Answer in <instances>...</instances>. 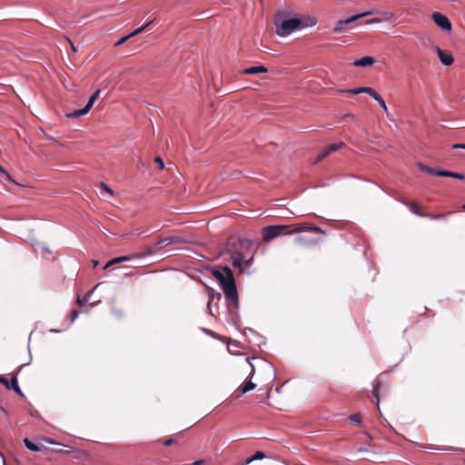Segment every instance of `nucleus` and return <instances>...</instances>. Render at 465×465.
I'll return each instance as SVG.
<instances>
[{
	"instance_id": "32",
	"label": "nucleus",
	"mask_w": 465,
	"mask_h": 465,
	"mask_svg": "<svg viewBox=\"0 0 465 465\" xmlns=\"http://www.w3.org/2000/svg\"><path fill=\"white\" fill-rule=\"evenodd\" d=\"M154 252H155V248L146 247L144 249L143 253H139V254L142 255V257H143V256H145V255H152Z\"/></svg>"
},
{
	"instance_id": "48",
	"label": "nucleus",
	"mask_w": 465,
	"mask_h": 465,
	"mask_svg": "<svg viewBox=\"0 0 465 465\" xmlns=\"http://www.w3.org/2000/svg\"><path fill=\"white\" fill-rule=\"evenodd\" d=\"M99 264V262L98 261H95V260H93V265H94V268L97 267Z\"/></svg>"
},
{
	"instance_id": "25",
	"label": "nucleus",
	"mask_w": 465,
	"mask_h": 465,
	"mask_svg": "<svg viewBox=\"0 0 465 465\" xmlns=\"http://www.w3.org/2000/svg\"><path fill=\"white\" fill-rule=\"evenodd\" d=\"M380 387H381V381H376V383L373 388V394L377 400V404L380 401V395H379L380 394Z\"/></svg>"
},
{
	"instance_id": "40",
	"label": "nucleus",
	"mask_w": 465,
	"mask_h": 465,
	"mask_svg": "<svg viewBox=\"0 0 465 465\" xmlns=\"http://www.w3.org/2000/svg\"><path fill=\"white\" fill-rule=\"evenodd\" d=\"M79 312L77 310H74L71 313V321L74 322L78 317Z\"/></svg>"
},
{
	"instance_id": "41",
	"label": "nucleus",
	"mask_w": 465,
	"mask_h": 465,
	"mask_svg": "<svg viewBox=\"0 0 465 465\" xmlns=\"http://www.w3.org/2000/svg\"><path fill=\"white\" fill-rule=\"evenodd\" d=\"M346 92L351 93L353 94H361V87L360 88L351 89V90H347Z\"/></svg>"
},
{
	"instance_id": "26",
	"label": "nucleus",
	"mask_w": 465,
	"mask_h": 465,
	"mask_svg": "<svg viewBox=\"0 0 465 465\" xmlns=\"http://www.w3.org/2000/svg\"><path fill=\"white\" fill-rule=\"evenodd\" d=\"M349 420L358 425H361V416L360 413H354L350 415Z\"/></svg>"
},
{
	"instance_id": "17",
	"label": "nucleus",
	"mask_w": 465,
	"mask_h": 465,
	"mask_svg": "<svg viewBox=\"0 0 465 465\" xmlns=\"http://www.w3.org/2000/svg\"><path fill=\"white\" fill-rule=\"evenodd\" d=\"M405 205H407L410 210L416 215L420 217H426L427 213H423L420 211V205L416 202H405Z\"/></svg>"
},
{
	"instance_id": "39",
	"label": "nucleus",
	"mask_w": 465,
	"mask_h": 465,
	"mask_svg": "<svg viewBox=\"0 0 465 465\" xmlns=\"http://www.w3.org/2000/svg\"><path fill=\"white\" fill-rule=\"evenodd\" d=\"M381 17H374V18H371V19H369L366 21V24H375V23H381Z\"/></svg>"
},
{
	"instance_id": "29",
	"label": "nucleus",
	"mask_w": 465,
	"mask_h": 465,
	"mask_svg": "<svg viewBox=\"0 0 465 465\" xmlns=\"http://www.w3.org/2000/svg\"><path fill=\"white\" fill-rule=\"evenodd\" d=\"M100 189L105 193H107L109 195H113V191L110 187H108L105 183H101Z\"/></svg>"
},
{
	"instance_id": "21",
	"label": "nucleus",
	"mask_w": 465,
	"mask_h": 465,
	"mask_svg": "<svg viewBox=\"0 0 465 465\" xmlns=\"http://www.w3.org/2000/svg\"><path fill=\"white\" fill-rule=\"evenodd\" d=\"M24 443H25V447H26L28 450H32V451H38V450H40V448H39L36 444H35L34 442H32V441H31L29 439H27V438L24 439Z\"/></svg>"
},
{
	"instance_id": "47",
	"label": "nucleus",
	"mask_w": 465,
	"mask_h": 465,
	"mask_svg": "<svg viewBox=\"0 0 465 465\" xmlns=\"http://www.w3.org/2000/svg\"><path fill=\"white\" fill-rule=\"evenodd\" d=\"M69 42H70V45H71L72 50L74 52H77V48L74 46V45L71 41H69Z\"/></svg>"
},
{
	"instance_id": "28",
	"label": "nucleus",
	"mask_w": 465,
	"mask_h": 465,
	"mask_svg": "<svg viewBox=\"0 0 465 465\" xmlns=\"http://www.w3.org/2000/svg\"><path fill=\"white\" fill-rule=\"evenodd\" d=\"M439 173V176H442V177L453 178V175H455L454 172L445 171V170H440V173Z\"/></svg>"
},
{
	"instance_id": "8",
	"label": "nucleus",
	"mask_w": 465,
	"mask_h": 465,
	"mask_svg": "<svg viewBox=\"0 0 465 465\" xmlns=\"http://www.w3.org/2000/svg\"><path fill=\"white\" fill-rule=\"evenodd\" d=\"M0 383L5 385L9 390H14L20 396H24V393L18 386L16 374L12 377L11 381H8V380L3 376H0Z\"/></svg>"
},
{
	"instance_id": "12",
	"label": "nucleus",
	"mask_w": 465,
	"mask_h": 465,
	"mask_svg": "<svg viewBox=\"0 0 465 465\" xmlns=\"http://www.w3.org/2000/svg\"><path fill=\"white\" fill-rule=\"evenodd\" d=\"M141 257H142V255H140V254L124 255V256L116 257V258H114V259L108 261L105 263V265L104 266V269H107L110 266H112L114 264H116V263H120V262H123L130 261L133 258H141Z\"/></svg>"
},
{
	"instance_id": "31",
	"label": "nucleus",
	"mask_w": 465,
	"mask_h": 465,
	"mask_svg": "<svg viewBox=\"0 0 465 465\" xmlns=\"http://www.w3.org/2000/svg\"><path fill=\"white\" fill-rule=\"evenodd\" d=\"M450 213H440V214H436V215H433V214H427L426 217H429L430 219H436V220H440V219H442L444 218L446 215L450 214Z\"/></svg>"
},
{
	"instance_id": "20",
	"label": "nucleus",
	"mask_w": 465,
	"mask_h": 465,
	"mask_svg": "<svg viewBox=\"0 0 465 465\" xmlns=\"http://www.w3.org/2000/svg\"><path fill=\"white\" fill-rule=\"evenodd\" d=\"M295 242L298 243V244L308 243V244H311V245H316V244H318L320 242V240L311 239L309 241H306L303 237L299 236V237L295 238Z\"/></svg>"
},
{
	"instance_id": "42",
	"label": "nucleus",
	"mask_w": 465,
	"mask_h": 465,
	"mask_svg": "<svg viewBox=\"0 0 465 465\" xmlns=\"http://www.w3.org/2000/svg\"><path fill=\"white\" fill-rule=\"evenodd\" d=\"M453 149H464L465 150V143H455L452 145Z\"/></svg>"
},
{
	"instance_id": "44",
	"label": "nucleus",
	"mask_w": 465,
	"mask_h": 465,
	"mask_svg": "<svg viewBox=\"0 0 465 465\" xmlns=\"http://www.w3.org/2000/svg\"><path fill=\"white\" fill-rule=\"evenodd\" d=\"M205 461L203 460H197L193 461V465H203Z\"/></svg>"
},
{
	"instance_id": "23",
	"label": "nucleus",
	"mask_w": 465,
	"mask_h": 465,
	"mask_svg": "<svg viewBox=\"0 0 465 465\" xmlns=\"http://www.w3.org/2000/svg\"><path fill=\"white\" fill-rule=\"evenodd\" d=\"M330 154L328 149L325 147L323 148L320 153L319 154L317 155L315 161H314V163H317L321 161H322L325 157H327L328 155Z\"/></svg>"
},
{
	"instance_id": "2",
	"label": "nucleus",
	"mask_w": 465,
	"mask_h": 465,
	"mask_svg": "<svg viewBox=\"0 0 465 465\" xmlns=\"http://www.w3.org/2000/svg\"><path fill=\"white\" fill-rule=\"evenodd\" d=\"M213 276L218 281L227 301L238 307L239 298L232 271L224 266L221 269H213Z\"/></svg>"
},
{
	"instance_id": "14",
	"label": "nucleus",
	"mask_w": 465,
	"mask_h": 465,
	"mask_svg": "<svg viewBox=\"0 0 465 465\" xmlns=\"http://www.w3.org/2000/svg\"><path fill=\"white\" fill-rule=\"evenodd\" d=\"M300 29L314 26L317 24V18L312 15H302L298 18Z\"/></svg>"
},
{
	"instance_id": "33",
	"label": "nucleus",
	"mask_w": 465,
	"mask_h": 465,
	"mask_svg": "<svg viewBox=\"0 0 465 465\" xmlns=\"http://www.w3.org/2000/svg\"><path fill=\"white\" fill-rule=\"evenodd\" d=\"M377 102L379 103L380 106L384 110V112L388 113V108L386 106L385 101L381 96Z\"/></svg>"
},
{
	"instance_id": "9",
	"label": "nucleus",
	"mask_w": 465,
	"mask_h": 465,
	"mask_svg": "<svg viewBox=\"0 0 465 465\" xmlns=\"http://www.w3.org/2000/svg\"><path fill=\"white\" fill-rule=\"evenodd\" d=\"M262 234L263 241L266 242L279 237L278 232L276 231V226L274 225H270L262 228Z\"/></svg>"
},
{
	"instance_id": "1",
	"label": "nucleus",
	"mask_w": 465,
	"mask_h": 465,
	"mask_svg": "<svg viewBox=\"0 0 465 465\" xmlns=\"http://www.w3.org/2000/svg\"><path fill=\"white\" fill-rule=\"evenodd\" d=\"M226 251L231 256L233 267L239 268L240 271H243L252 262V245L246 239H229Z\"/></svg>"
},
{
	"instance_id": "6",
	"label": "nucleus",
	"mask_w": 465,
	"mask_h": 465,
	"mask_svg": "<svg viewBox=\"0 0 465 465\" xmlns=\"http://www.w3.org/2000/svg\"><path fill=\"white\" fill-rule=\"evenodd\" d=\"M431 18L437 26H439L443 31L450 32L451 30V23L446 15L438 12H434L431 15Z\"/></svg>"
},
{
	"instance_id": "16",
	"label": "nucleus",
	"mask_w": 465,
	"mask_h": 465,
	"mask_svg": "<svg viewBox=\"0 0 465 465\" xmlns=\"http://www.w3.org/2000/svg\"><path fill=\"white\" fill-rule=\"evenodd\" d=\"M268 72V69L263 65L259 66H251L242 71V74H256L261 73H266Z\"/></svg>"
},
{
	"instance_id": "36",
	"label": "nucleus",
	"mask_w": 465,
	"mask_h": 465,
	"mask_svg": "<svg viewBox=\"0 0 465 465\" xmlns=\"http://www.w3.org/2000/svg\"><path fill=\"white\" fill-rule=\"evenodd\" d=\"M369 94L376 101L381 97V95L372 88H371Z\"/></svg>"
},
{
	"instance_id": "37",
	"label": "nucleus",
	"mask_w": 465,
	"mask_h": 465,
	"mask_svg": "<svg viewBox=\"0 0 465 465\" xmlns=\"http://www.w3.org/2000/svg\"><path fill=\"white\" fill-rule=\"evenodd\" d=\"M0 173L4 174L8 181H13L10 174L0 165Z\"/></svg>"
},
{
	"instance_id": "30",
	"label": "nucleus",
	"mask_w": 465,
	"mask_h": 465,
	"mask_svg": "<svg viewBox=\"0 0 465 465\" xmlns=\"http://www.w3.org/2000/svg\"><path fill=\"white\" fill-rule=\"evenodd\" d=\"M91 293H92V292H88V293H87V294H86L83 299H81V298H79V297H78V298H77V301H76V302H77V303H78L79 305H84V304L88 301V299H89V297H90Z\"/></svg>"
},
{
	"instance_id": "34",
	"label": "nucleus",
	"mask_w": 465,
	"mask_h": 465,
	"mask_svg": "<svg viewBox=\"0 0 465 465\" xmlns=\"http://www.w3.org/2000/svg\"><path fill=\"white\" fill-rule=\"evenodd\" d=\"M154 163L158 164L159 169L163 170L164 167L163 161L160 156L155 157Z\"/></svg>"
},
{
	"instance_id": "50",
	"label": "nucleus",
	"mask_w": 465,
	"mask_h": 465,
	"mask_svg": "<svg viewBox=\"0 0 465 465\" xmlns=\"http://www.w3.org/2000/svg\"><path fill=\"white\" fill-rule=\"evenodd\" d=\"M462 210L465 211V203L462 205Z\"/></svg>"
},
{
	"instance_id": "15",
	"label": "nucleus",
	"mask_w": 465,
	"mask_h": 465,
	"mask_svg": "<svg viewBox=\"0 0 465 465\" xmlns=\"http://www.w3.org/2000/svg\"><path fill=\"white\" fill-rule=\"evenodd\" d=\"M179 242H181V240H180L179 237H177V236H169V237H166V238L160 239L157 242V245H158V249H161V248L168 246L169 244L179 243Z\"/></svg>"
},
{
	"instance_id": "43",
	"label": "nucleus",
	"mask_w": 465,
	"mask_h": 465,
	"mask_svg": "<svg viewBox=\"0 0 465 465\" xmlns=\"http://www.w3.org/2000/svg\"><path fill=\"white\" fill-rule=\"evenodd\" d=\"M453 178L463 180L465 178V176L462 173H455V175H453Z\"/></svg>"
},
{
	"instance_id": "18",
	"label": "nucleus",
	"mask_w": 465,
	"mask_h": 465,
	"mask_svg": "<svg viewBox=\"0 0 465 465\" xmlns=\"http://www.w3.org/2000/svg\"><path fill=\"white\" fill-rule=\"evenodd\" d=\"M374 63V59L371 56H364L361 59L355 60L353 65L355 66H369Z\"/></svg>"
},
{
	"instance_id": "49",
	"label": "nucleus",
	"mask_w": 465,
	"mask_h": 465,
	"mask_svg": "<svg viewBox=\"0 0 465 465\" xmlns=\"http://www.w3.org/2000/svg\"><path fill=\"white\" fill-rule=\"evenodd\" d=\"M366 436L370 440H371V437L369 434H367Z\"/></svg>"
},
{
	"instance_id": "11",
	"label": "nucleus",
	"mask_w": 465,
	"mask_h": 465,
	"mask_svg": "<svg viewBox=\"0 0 465 465\" xmlns=\"http://www.w3.org/2000/svg\"><path fill=\"white\" fill-rule=\"evenodd\" d=\"M256 387V384L252 381H244L239 388L235 391V398H239L242 395L252 391Z\"/></svg>"
},
{
	"instance_id": "38",
	"label": "nucleus",
	"mask_w": 465,
	"mask_h": 465,
	"mask_svg": "<svg viewBox=\"0 0 465 465\" xmlns=\"http://www.w3.org/2000/svg\"><path fill=\"white\" fill-rule=\"evenodd\" d=\"M113 313L117 319L124 318V312L121 310H114Z\"/></svg>"
},
{
	"instance_id": "10",
	"label": "nucleus",
	"mask_w": 465,
	"mask_h": 465,
	"mask_svg": "<svg viewBox=\"0 0 465 465\" xmlns=\"http://www.w3.org/2000/svg\"><path fill=\"white\" fill-rule=\"evenodd\" d=\"M153 23V21H150L148 23H146L145 25H143V26L137 28L136 30H134L133 33H131L130 35H126V36H124L122 37L121 39H119L116 43H115V46H119V45H122L123 44H124L129 38L133 37V36H135L144 31H146L148 29V27L150 26V25Z\"/></svg>"
},
{
	"instance_id": "27",
	"label": "nucleus",
	"mask_w": 465,
	"mask_h": 465,
	"mask_svg": "<svg viewBox=\"0 0 465 465\" xmlns=\"http://www.w3.org/2000/svg\"><path fill=\"white\" fill-rule=\"evenodd\" d=\"M393 17V13L391 12H383L381 14V21L382 22H385V21H390L391 18Z\"/></svg>"
},
{
	"instance_id": "35",
	"label": "nucleus",
	"mask_w": 465,
	"mask_h": 465,
	"mask_svg": "<svg viewBox=\"0 0 465 465\" xmlns=\"http://www.w3.org/2000/svg\"><path fill=\"white\" fill-rule=\"evenodd\" d=\"M163 444L164 446H171V445H173V444H177V441H176L174 439L170 438V439L164 440L163 441Z\"/></svg>"
},
{
	"instance_id": "45",
	"label": "nucleus",
	"mask_w": 465,
	"mask_h": 465,
	"mask_svg": "<svg viewBox=\"0 0 465 465\" xmlns=\"http://www.w3.org/2000/svg\"><path fill=\"white\" fill-rule=\"evenodd\" d=\"M371 90V87H361V94L365 93L369 94V92Z\"/></svg>"
},
{
	"instance_id": "19",
	"label": "nucleus",
	"mask_w": 465,
	"mask_h": 465,
	"mask_svg": "<svg viewBox=\"0 0 465 465\" xmlns=\"http://www.w3.org/2000/svg\"><path fill=\"white\" fill-rule=\"evenodd\" d=\"M418 167L420 170L425 172V173H428L431 175H438L439 176V173H440V170L438 169H434V168H431V167H429L421 163H418Z\"/></svg>"
},
{
	"instance_id": "5",
	"label": "nucleus",
	"mask_w": 465,
	"mask_h": 465,
	"mask_svg": "<svg viewBox=\"0 0 465 465\" xmlns=\"http://www.w3.org/2000/svg\"><path fill=\"white\" fill-rule=\"evenodd\" d=\"M99 94H100V90H97L95 91L89 98L86 105L82 108V109H79V110H74V112H72L71 114H68V117H74V118H76V117H79V116H82L84 114H86L90 109L92 108V106L94 105V102L97 100V98L99 97Z\"/></svg>"
},
{
	"instance_id": "24",
	"label": "nucleus",
	"mask_w": 465,
	"mask_h": 465,
	"mask_svg": "<svg viewBox=\"0 0 465 465\" xmlns=\"http://www.w3.org/2000/svg\"><path fill=\"white\" fill-rule=\"evenodd\" d=\"M264 457H265V454L262 451L258 450L254 453V455H252V457H250L247 460L246 463H251L252 461L256 460H262Z\"/></svg>"
},
{
	"instance_id": "22",
	"label": "nucleus",
	"mask_w": 465,
	"mask_h": 465,
	"mask_svg": "<svg viewBox=\"0 0 465 465\" xmlns=\"http://www.w3.org/2000/svg\"><path fill=\"white\" fill-rule=\"evenodd\" d=\"M345 144L344 143L341 142V143H332L329 146H326V148L328 149L329 153H331L333 152H336L338 151L339 149L344 147Z\"/></svg>"
},
{
	"instance_id": "3",
	"label": "nucleus",
	"mask_w": 465,
	"mask_h": 465,
	"mask_svg": "<svg viewBox=\"0 0 465 465\" xmlns=\"http://www.w3.org/2000/svg\"><path fill=\"white\" fill-rule=\"evenodd\" d=\"M276 231L278 232V236L282 235H291L301 232H312L317 233L324 234L325 232L316 226L310 223H297V224H292V225H275Z\"/></svg>"
},
{
	"instance_id": "46",
	"label": "nucleus",
	"mask_w": 465,
	"mask_h": 465,
	"mask_svg": "<svg viewBox=\"0 0 465 465\" xmlns=\"http://www.w3.org/2000/svg\"><path fill=\"white\" fill-rule=\"evenodd\" d=\"M250 366H251V372H250L249 376L252 378L253 376V374H254V367L252 364H250Z\"/></svg>"
},
{
	"instance_id": "4",
	"label": "nucleus",
	"mask_w": 465,
	"mask_h": 465,
	"mask_svg": "<svg viewBox=\"0 0 465 465\" xmlns=\"http://www.w3.org/2000/svg\"><path fill=\"white\" fill-rule=\"evenodd\" d=\"M298 18H290L282 21L281 23H276V29L275 32L279 36H287L295 30L300 29V24H299Z\"/></svg>"
},
{
	"instance_id": "13",
	"label": "nucleus",
	"mask_w": 465,
	"mask_h": 465,
	"mask_svg": "<svg viewBox=\"0 0 465 465\" xmlns=\"http://www.w3.org/2000/svg\"><path fill=\"white\" fill-rule=\"evenodd\" d=\"M436 52L439 56V59L444 65L449 66L453 64L454 59H453L451 54L444 52L440 47L436 48Z\"/></svg>"
},
{
	"instance_id": "7",
	"label": "nucleus",
	"mask_w": 465,
	"mask_h": 465,
	"mask_svg": "<svg viewBox=\"0 0 465 465\" xmlns=\"http://www.w3.org/2000/svg\"><path fill=\"white\" fill-rule=\"evenodd\" d=\"M371 14V12H365V13H362V14H360V15H356L351 16V17H349L347 19H344V20H340L336 24V25H335L333 30L336 33L341 32V31H343L345 25H349V24L358 20L359 18L366 16V15H369Z\"/></svg>"
}]
</instances>
